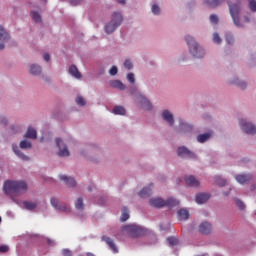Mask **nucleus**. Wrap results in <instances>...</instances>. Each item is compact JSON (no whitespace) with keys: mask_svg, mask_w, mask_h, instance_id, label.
I'll return each instance as SVG.
<instances>
[{"mask_svg":"<svg viewBox=\"0 0 256 256\" xmlns=\"http://www.w3.org/2000/svg\"><path fill=\"white\" fill-rule=\"evenodd\" d=\"M27 191V184L24 181H5L4 192L13 200V196L22 195ZM15 201V200H14Z\"/></svg>","mask_w":256,"mask_h":256,"instance_id":"nucleus-1","label":"nucleus"},{"mask_svg":"<svg viewBox=\"0 0 256 256\" xmlns=\"http://www.w3.org/2000/svg\"><path fill=\"white\" fill-rule=\"evenodd\" d=\"M228 7H229V13L230 17H232L234 25L236 27H244V23H250V18L249 16H244L243 17V22H240V12H241V2L236 1V2H228Z\"/></svg>","mask_w":256,"mask_h":256,"instance_id":"nucleus-2","label":"nucleus"},{"mask_svg":"<svg viewBox=\"0 0 256 256\" xmlns=\"http://www.w3.org/2000/svg\"><path fill=\"white\" fill-rule=\"evenodd\" d=\"M185 40L192 56L196 58H202L204 56L203 48L198 45L193 37L187 35Z\"/></svg>","mask_w":256,"mask_h":256,"instance_id":"nucleus-3","label":"nucleus"},{"mask_svg":"<svg viewBox=\"0 0 256 256\" xmlns=\"http://www.w3.org/2000/svg\"><path fill=\"white\" fill-rule=\"evenodd\" d=\"M123 22V16L120 12H114L111 18V22L104 26V31L106 34H112Z\"/></svg>","mask_w":256,"mask_h":256,"instance_id":"nucleus-4","label":"nucleus"},{"mask_svg":"<svg viewBox=\"0 0 256 256\" xmlns=\"http://www.w3.org/2000/svg\"><path fill=\"white\" fill-rule=\"evenodd\" d=\"M149 204L154 208H162V207H175L180 204V202L176 199L169 198L167 200H163L161 198H153L149 200Z\"/></svg>","mask_w":256,"mask_h":256,"instance_id":"nucleus-5","label":"nucleus"},{"mask_svg":"<svg viewBox=\"0 0 256 256\" xmlns=\"http://www.w3.org/2000/svg\"><path fill=\"white\" fill-rule=\"evenodd\" d=\"M123 231L129 234L131 238H139L147 234V229L142 228L138 225H126L123 228Z\"/></svg>","mask_w":256,"mask_h":256,"instance_id":"nucleus-6","label":"nucleus"},{"mask_svg":"<svg viewBox=\"0 0 256 256\" xmlns=\"http://www.w3.org/2000/svg\"><path fill=\"white\" fill-rule=\"evenodd\" d=\"M239 126H241V129L244 131V133L248 135L256 134V127L250 122H246L245 119L239 120Z\"/></svg>","mask_w":256,"mask_h":256,"instance_id":"nucleus-7","label":"nucleus"},{"mask_svg":"<svg viewBox=\"0 0 256 256\" xmlns=\"http://www.w3.org/2000/svg\"><path fill=\"white\" fill-rule=\"evenodd\" d=\"M56 145H57V147H59L58 155L60 157H69L70 152L68 150L67 145L64 144L63 140H61L60 138H57Z\"/></svg>","mask_w":256,"mask_h":256,"instance_id":"nucleus-8","label":"nucleus"},{"mask_svg":"<svg viewBox=\"0 0 256 256\" xmlns=\"http://www.w3.org/2000/svg\"><path fill=\"white\" fill-rule=\"evenodd\" d=\"M177 155L180 156L181 158H190V159L195 158V154L186 147L178 148Z\"/></svg>","mask_w":256,"mask_h":256,"instance_id":"nucleus-9","label":"nucleus"},{"mask_svg":"<svg viewBox=\"0 0 256 256\" xmlns=\"http://www.w3.org/2000/svg\"><path fill=\"white\" fill-rule=\"evenodd\" d=\"M199 232L202 235H209L212 232V225L210 222L204 221L199 225Z\"/></svg>","mask_w":256,"mask_h":256,"instance_id":"nucleus-10","label":"nucleus"},{"mask_svg":"<svg viewBox=\"0 0 256 256\" xmlns=\"http://www.w3.org/2000/svg\"><path fill=\"white\" fill-rule=\"evenodd\" d=\"M252 179H253V175H251V174H238V175H236V180L239 184H247Z\"/></svg>","mask_w":256,"mask_h":256,"instance_id":"nucleus-11","label":"nucleus"},{"mask_svg":"<svg viewBox=\"0 0 256 256\" xmlns=\"http://www.w3.org/2000/svg\"><path fill=\"white\" fill-rule=\"evenodd\" d=\"M102 241L106 242L108 247L112 250L113 253H119V249L116 247L114 240H112L109 236H102Z\"/></svg>","mask_w":256,"mask_h":256,"instance_id":"nucleus-12","label":"nucleus"},{"mask_svg":"<svg viewBox=\"0 0 256 256\" xmlns=\"http://www.w3.org/2000/svg\"><path fill=\"white\" fill-rule=\"evenodd\" d=\"M185 183L189 186V187H199L200 182L197 180V178H195L192 175L186 176L185 177Z\"/></svg>","mask_w":256,"mask_h":256,"instance_id":"nucleus-13","label":"nucleus"},{"mask_svg":"<svg viewBox=\"0 0 256 256\" xmlns=\"http://www.w3.org/2000/svg\"><path fill=\"white\" fill-rule=\"evenodd\" d=\"M211 198V195L208 193H199L196 195V203L197 204H204Z\"/></svg>","mask_w":256,"mask_h":256,"instance_id":"nucleus-14","label":"nucleus"},{"mask_svg":"<svg viewBox=\"0 0 256 256\" xmlns=\"http://www.w3.org/2000/svg\"><path fill=\"white\" fill-rule=\"evenodd\" d=\"M162 118L164 121H167L169 125H174V115H172L169 110H164L162 112Z\"/></svg>","mask_w":256,"mask_h":256,"instance_id":"nucleus-15","label":"nucleus"},{"mask_svg":"<svg viewBox=\"0 0 256 256\" xmlns=\"http://www.w3.org/2000/svg\"><path fill=\"white\" fill-rule=\"evenodd\" d=\"M152 195V184H150L148 187H144L143 189H141V191L139 192V197L144 199V198H148Z\"/></svg>","mask_w":256,"mask_h":256,"instance_id":"nucleus-16","label":"nucleus"},{"mask_svg":"<svg viewBox=\"0 0 256 256\" xmlns=\"http://www.w3.org/2000/svg\"><path fill=\"white\" fill-rule=\"evenodd\" d=\"M140 104H141V107H143V109L146 111H150L152 109L151 102L143 95H140Z\"/></svg>","mask_w":256,"mask_h":256,"instance_id":"nucleus-17","label":"nucleus"},{"mask_svg":"<svg viewBox=\"0 0 256 256\" xmlns=\"http://www.w3.org/2000/svg\"><path fill=\"white\" fill-rule=\"evenodd\" d=\"M51 205L62 212H69V208L65 205H59L58 199L51 198Z\"/></svg>","mask_w":256,"mask_h":256,"instance_id":"nucleus-18","label":"nucleus"},{"mask_svg":"<svg viewBox=\"0 0 256 256\" xmlns=\"http://www.w3.org/2000/svg\"><path fill=\"white\" fill-rule=\"evenodd\" d=\"M60 180L64 181L68 187H75L77 185V182H75L73 178L66 175H60Z\"/></svg>","mask_w":256,"mask_h":256,"instance_id":"nucleus-19","label":"nucleus"},{"mask_svg":"<svg viewBox=\"0 0 256 256\" xmlns=\"http://www.w3.org/2000/svg\"><path fill=\"white\" fill-rule=\"evenodd\" d=\"M178 220L186 221L189 219V211L187 209H181L177 212Z\"/></svg>","mask_w":256,"mask_h":256,"instance_id":"nucleus-20","label":"nucleus"},{"mask_svg":"<svg viewBox=\"0 0 256 256\" xmlns=\"http://www.w3.org/2000/svg\"><path fill=\"white\" fill-rule=\"evenodd\" d=\"M69 73L71 74V76L75 77L76 79L82 78L81 73L78 71V68L75 65L70 66Z\"/></svg>","mask_w":256,"mask_h":256,"instance_id":"nucleus-21","label":"nucleus"},{"mask_svg":"<svg viewBox=\"0 0 256 256\" xmlns=\"http://www.w3.org/2000/svg\"><path fill=\"white\" fill-rule=\"evenodd\" d=\"M13 151H14L15 155H17V156H18L20 159H22L23 161H28V160H30V158H29L27 155H25V154H23L21 151H19L17 145H13Z\"/></svg>","mask_w":256,"mask_h":256,"instance_id":"nucleus-22","label":"nucleus"},{"mask_svg":"<svg viewBox=\"0 0 256 256\" xmlns=\"http://www.w3.org/2000/svg\"><path fill=\"white\" fill-rule=\"evenodd\" d=\"M26 138L36 140L37 139V132L35 129L29 127L27 133L25 135Z\"/></svg>","mask_w":256,"mask_h":256,"instance_id":"nucleus-23","label":"nucleus"},{"mask_svg":"<svg viewBox=\"0 0 256 256\" xmlns=\"http://www.w3.org/2000/svg\"><path fill=\"white\" fill-rule=\"evenodd\" d=\"M111 87L115 89H120L121 91L125 90V85L123 84V82H120L119 80H113L111 82Z\"/></svg>","mask_w":256,"mask_h":256,"instance_id":"nucleus-24","label":"nucleus"},{"mask_svg":"<svg viewBox=\"0 0 256 256\" xmlns=\"http://www.w3.org/2000/svg\"><path fill=\"white\" fill-rule=\"evenodd\" d=\"M113 115H121L124 116L126 114V110L122 106H115L112 110Z\"/></svg>","mask_w":256,"mask_h":256,"instance_id":"nucleus-25","label":"nucleus"},{"mask_svg":"<svg viewBox=\"0 0 256 256\" xmlns=\"http://www.w3.org/2000/svg\"><path fill=\"white\" fill-rule=\"evenodd\" d=\"M121 212H122V214H121L120 221H121V222L128 221V219L130 218L128 208H126V207H122Z\"/></svg>","mask_w":256,"mask_h":256,"instance_id":"nucleus-26","label":"nucleus"},{"mask_svg":"<svg viewBox=\"0 0 256 256\" xmlns=\"http://www.w3.org/2000/svg\"><path fill=\"white\" fill-rule=\"evenodd\" d=\"M11 37L9 36V34L7 33V31H5V29L0 26V41H8Z\"/></svg>","mask_w":256,"mask_h":256,"instance_id":"nucleus-27","label":"nucleus"},{"mask_svg":"<svg viewBox=\"0 0 256 256\" xmlns=\"http://www.w3.org/2000/svg\"><path fill=\"white\" fill-rule=\"evenodd\" d=\"M30 72L32 75L38 76L41 74V67L39 65L32 64L30 68Z\"/></svg>","mask_w":256,"mask_h":256,"instance_id":"nucleus-28","label":"nucleus"},{"mask_svg":"<svg viewBox=\"0 0 256 256\" xmlns=\"http://www.w3.org/2000/svg\"><path fill=\"white\" fill-rule=\"evenodd\" d=\"M210 138H211V134H209V133L200 134L199 136H197V142L204 143L207 140H209Z\"/></svg>","mask_w":256,"mask_h":256,"instance_id":"nucleus-29","label":"nucleus"},{"mask_svg":"<svg viewBox=\"0 0 256 256\" xmlns=\"http://www.w3.org/2000/svg\"><path fill=\"white\" fill-rule=\"evenodd\" d=\"M23 205L24 207H26L27 210H30V211L37 208V204L30 201L23 202Z\"/></svg>","mask_w":256,"mask_h":256,"instance_id":"nucleus-30","label":"nucleus"},{"mask_svg":"<svg viewBox=\"0 0 256 256\" xmlns=\"http://www.w3.org/2000/svg\"><path fill=\"white\" fill-rule=\"evenodd\" d=\"M222 0H206V4L209 5L210 8H216L221 4Z\"/></svg>","mask_w":256,"mask_h":256,"instance_id":"nucleus-31","label":"nucleus"},{"mask_svg":"<svg viewBox=\"0 0 256 256\" xmlns=\"http://www.w3.org/2000/svg\"><path fill=\"white\" fill-rule=\"evenodd\" d=\"M19 146H20V148L27 150V149H31L32 144L27 140H22V141H20Z\"/></svg>","mask_w":256,"mask_h":256,"instance_id":"nucleus-32","label":"nucleus"},{"mask_svg":"<svg viewBox=\"0 0 256 256\" xmlns=\"http://www.w3.org/2000/svg\"><path fill=\"white\" fill-rule=\"evenodd\" d=\"M214 181H215V184L219 185L220 187H223L226 185V180L221 178V176H215Z\"/></svg>","mask_w":256,"mask_h":256,"instance_id":"nucleus-33","label":"nucleus"},{"mask_svg":"<svg viewBox=\"0 0 256 256\" xmlns=\"http://www.w3.org/2000/svg\"><path fill=\"white\" fill-rule=\"evenodd\" d=\"M31 17L34 20V22H36V23H40L41 22V16H40L39 12L33 11L31 13Z\"/></svg>","mask_w":256,"mask_h":256,"instance_id":"nucleus-34","label":"nucleus"},{"mask_svg":"<svg viewBox=\"0 0 256 256\" xmlns=\"http://www.w3.org/2000/svg\"><path fill=\"white\" fill-rule=\"evenodd\" d=\"M167 241L169 246H177V244H179V240H177L175 237H169Z\"/></svg>","mask_w":256,"mask_h":256,"instance_id":"nucleus-35","label":"nucleus"},{"mask_svg":"<svg viewBox=\"0 0 256 256\" xmlns=\"http://www.w3.org/2000/svg\"><path fill=\"white\" fill-rule=\"evenodd\" d=\"M248 7L250 8L251 12H256V1L248 0Z\"/></svg>","mask_w":256,"mask_h":256,"instance_id":"nucleus-36","label":"nucleus"},{"mask_svg":"<svg viewBox=\"0 0 256 256\" xmlns=\"http://www.w3.org/2000/svg\"><path fill=\"white\" fill-rule=\"evenodd\" d=\"M75 102H76V104H78L79 106H84V105H86V100H84V98L81 97V96L76 97Z\"/></svg>","mask_w":256,"mask_h":256,"instance_id":"nucleus-37","label":"nucleus"},{"mask_svg":"<svg viewBox=\"0 0 256 256\" xmlns=\"http://www.w3.org/2000/svg\"><path fill=\"white\" fill-rule=\"evenodd\" d=\"M213 41H214L215 44H221L222 39H221V37L219 36L218 33L213 34Z\"/></svg>","mask_w":256,"mask_h":256,"instance_id":"nucleus-38","label":"nucleus"},{"mask_svg":"<svg viewBox=\"0 0 256 256\" xmlns=\"http://www.w3.org/2000/svg\"><path fill=\"white\" fill-rule=\"evenodd\" d=\"M83 199L82 198H78V200L75 203V208L76 209H83Z\"/></svg>","mask_w":256,"mask_h":256,"instance_id":"nucleus-39","label":"nucleus"},{"mask_svg":"<svg viewBox=\"0 0 256 256\" xmlns=\"http://www.w3.org/2000/svg\"><path fill=\"white\" fill-rule=\"evenodd\" d=\"M236 205H237L239 210H244L245 209V204L240 199H236Z\"/></svg>","mask_w":256,"mask_h":256,"instance_id":"nucleus-40","label":"nucleus"},{"mask_svg":"<svg viewBox=\"0 0 256 256\" xmlns=\"http://www.w3.org/2000/svg\"><path fill=\"white\" fill-rule=\"evenodd\" d=\"M83 3V0H71L70 1V5L73 6V7H76L78 5H82Z\"/></svg>","mask_w":256,"mask_h":256,"instance_id":"nucleus-41","label":"nucleus"},{"mask_svg":"<svg viewBox=\"0 0 256 256\" xmlns=\"http://www.w3.org/2000/svg\"><path fill=\"white\" fill-rule=\"evenodd\" d=\"M152 12H153L154 15H159V13L161 12V9L159 8V6L153 5L152 6Z\"/></svg>","mask_w":256,"mask_h":256,"instance_id":"nucleus-42","label":"nucleus"},{"mask_svg":"<svg viewBox=\"0 0 256 256\" xmlns=\"http://www.w3.org/2000/svg\"><path fill=\"white\" fill-rule=\"evenodd\" d=\"M127 81H129L131 84L135 83V78L133 73L127 74Z\"/></svg>","mask_w":256,"mask_h":256,"instance_id":"nucleus-43","label":"nucleus"},{"mask_svg":"<svg viewBox=\"0 0 256 256\" xmlns=\"http://www.w3.org/2000/svg\"><path fill=\"white\" fill-rule=\"evenodd\" d=\"M210 22L213 23V24H217L218 23V16L214 15V14H211L210 15Z\"/></svg>","mask_w":256,"mask_h":256,"instance_id":"nucleus-44","label":"nucleus"},{"mask_svg":"<svg viewBox=\"0 0 256 256\" xmlns=\"http://www.w3.org/2000/svg\"><path fill=\"white\" fill-rule=\"evenodd\" d=\"M225 41H227L228 45H231L233 43V36L231 34H227V36H225Z\"/></svg>","mask_w":256,"mask_h":256,"instance_id":"nucleus-45","label":"nucleus"},{"mask_svg":"<svg viewBox=\"0 0 256 256\" xmlns=\"http://www.w3.org/2000/svg\"><path fill=\"white\" fill-rule=\"evenodd\" d=\"M124 67L127 69V70H131L133 68V64H131V61L130 60H126L125 63H124Z\"/></svg>","mask_w":256,"mask_h":256,"instance_id":"nucleus-46","label":"nucleus"},{"mask_svg":"<svg viewBox=\"0 0 256 256\" xmlns=\"http://www.w3.org/2000/svg\"><path fill=\"white\" fill-rule=\"evenodd\" d=\"M9 251V247L7 245L0 246V253H7Z\"/></svg>","mask_w":256,"mask_h":256,"instance_id":"nucleus-47","label":"nucleus"},{"mask_svg":"<svg viewBox=\"0 0 256 256\" xmlns=\"http://www.w3.org/2000/svg\"><path fill=\"white\" fill-rule=\"evenodd\" d=\"M62 255L64 256H72V251L69 249L62 250Z\"/></svg>","mask_w":256,"mask_h":256,"instance_id":"nucleus-48","label":"nucleus"},{"mask_svg":"<svg viewBox=\"0 0 256 256\" xmlns=\"http://www.w3.org/2000/svg\"><path fill=\"white\" fill-rule=\"evenodd\" d=\"M117 74V67L116 66H112L111 70H110V75L111 76H115Z\"/></svg>","mask_w":256,"mask_h":256,"instance_id":"nucleus-49","label":"nucleus"},{"mask_svg":"<svg viewBox=\"0 0 256 256\" xmlns=\"http://www.w3.org/2000/svg\"><path fill=\"white\" fill-rule=\"evenodd\" d=\"M180 127H181L182 129H184L185 127H186L187 129H191V126H190V125H188V124H186V123H183V122H180Z\"/></svg>","mask_w":256,"mask_h":256,"instance_id":"nucleus-50","label":"nucleus"},{"mask_svg":"<svg viewBox=\"0 0 256 256\" xmlns=\"http://www.w3.org/2000/svg\"><path fill=\"white\" fill-rule=\"evenodd\" d=\"M43 59H45L46 62H49V60H50V55H49V53H45V54L43 55Z\"/></svg>","mask_w":256,"mask_h":256,"instance_id":"nucleus-51","label":"nucleus"},{"mask_svg":"<svg viewBox=\"0 0 256 256\" xmlns=\"http://www.w3.org/2000/svg\"><path fill=\"white\" fill-rule=\"evenodd\" d=\"M238 86L241 87V89H245L246 88V83L245 82H239Z\"/></svg>","mask_w":256,"mask_h":256,"instance_id":"nucleus-52","label":"nucleus"},{"mask_svg":"<svg viewBox=\"0 0 256 256\" xmlns=\"http://www.w3.org/2000/svg\"><path fill=\"white\" fill-rule=\"evenodd\" d=\"M118 4L125 5L126 0H117Z\"/></svg>","mask_w":256,"mask_h":256,"instance_id":"nucleus-53","label":"nucleus"},{"mask_svg":"<svg viewBox=\"0 0 256 256\" xmlns=\"http://www.w3.org/2000/svg\"><path fill=\"white\" fill-rule=\"evenodd\" d=\"M5 49V46L3 43H0V51H3Z\"/></svg>","mask_w":256,"mask_h":256,"instance_id":"nucleus-54","label":"nucleus"},{"mask_svg":"<svg viewBox=\"0 0 256 256\" xmlns=\"http://www.w3.org/2000/svg\"><path fill=\"white\" fill-rule=\"evenodd\" d=\"M87 256H95V254H92V253H87Z\"/></svg>","mask_w":256,"mask_h":256,"instance_id":"nucleus-55","label":"nucleus"},{"mask_svg":"<svg viewBox=\"0 0 256 256\" xmlns=\"http://www.w3.org/2000/svg\"><path fill=\"white\" fill-rule=\"evenodd\" d=\"M0 223H2V217H0Z\"/></svg>","mask_w":256,"mask_h":256,"instance_id":"nucleus-56","label":"nucleus"},{"mask_svg":"<svg viewBox=\"0 0 256 256\" xmlns=\"http://www.w3.org/2000/svg\"><path fill=\"white\" fill-rule=\"evenodd\" d=\"M88 191H91V188H88Z\"/></svg>","mask_w":256,"mask_h":256,"instance_id":"nucleus-57","label":"nucleus"}]
</instances>
